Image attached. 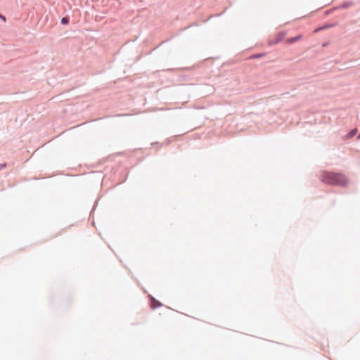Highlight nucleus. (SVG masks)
I'll return each mask as SVG.
<instances>
[{
  "label": "nucleus",
  "instance_id": "nucleus-14",
  "mask_svg": "<svg viewBox=\"0 0 360 360\" xmlns=\"http://www.w3.org/2000/svg\"><path fill=\"white\" fill-rule=\"evenodd\" d=\"M193 25V24H191V25H190L187 26L186 27H185V28H184V30H186V29H188V28H189V27H192Z\"/></svg>",
  "mask_w": 360,
  "mask_h": 360
},
{
  "label": "nucleus",
  "instance_id": "nucleus-8",
  "mask_svg": "<svg viewBox=\"0 0 360 360\" xmlns=\"http://www.w3.org/2000/svg\"><path fill=\"white\" fill-rule=\"evenodd\" d=\"M265 55H266L265 53H257V54L253 55L252 56V58H262V56H264Z\"/></svg>",
  "mask_w": 360,
  "mask_h": 360
},
{
  "label": "nucleus",
  "instance_id": "nucleus-7",
  "mask_svg": "<svg viewBox=\"0 0 360 360\" xmlns=\"http://www.w3.org/2000/svg\"><path fill=\"white\" fill-rule=\"evenodd\" d=\"M338 25L337 22L335 23H326L322 26V28L323 30L329 29L335 27Z\"/></svg>",
  "mask_w": 360,
  "mask_h": 360
},
{
  "label": "nucleus",
  "instance_id": "nucleus-4",
  "mask_svg": "<svg viewBox=\"0 0 360 360\" xmlns=\"http://www.w3.org/2000/svg\"><path fill=\"white\" fill-rule=\"evenodd\" d=\"M301 38H302V35L299 34V35H297V36L293 37L288 38L286 39V42H287V44H292V43H295V42L297 41Z\"/></svg>",
  "mask_w": 360,
  "mask_h": 360
},
{
  "label": "nucleus",
  "instance_id": "nucleus-12",
  "mask_svg": "<svg viewBox=\"0 0 360 360\" xmlns=\"http://www.w3.org/2000/svg\"><path fill=\"white\" fill-rule=\"evenodd\" d=\"M6 167V163L0 164V170H1L2 169L5 168Z\"/></svg>",
  "mask_w": 360,
  "mask_h": 360
},
{
  "label": "nucleus",
  "instance_id": "nucleus-11",
  "mask_svg": "<svg viewBox=\"0 0 360 360\" xmlns=\"http://www.w3.org/2000/svg\"><path fill=\"white\" fill-rule=\"evenodd\" d=\"M323 30V29L322 28V26H321V27H318V28L315 29V30H314V32H315V33H316V32H319V31H321V30Z\"/></svg>",
  "mask_w": 360,
  "mask_h": 360
},
{
  "label": "nucleus",
  "instance_id": "nucleus-13",
  "mask_svg": "<svg viewBox=\"0 0 360 360\" xmlns=\"http://www.w3.org/2000/svg\"><path fill=\"white\" fill-rule=\"evenodd\" d=\"M0 19L4 20V22L6 20V17L4 15L1 14V13H0Z\"/></svg>",
  "mask_w": 360,
  "mask_h": 360
},
{
  "label": "nucleus",
  "instance_id": "nucleus-1",
  "mask_svg": "<svg viewBox=\"0 0 360 360\" xmlns=\"http://www.w3.org/2000/svg\"><path fill=\"white\" fill-rule=\"evenodd\" d=\"M321 180L328 184L345 187L348 184L346 176L340 173L324 171L321 174Z\"/></svg>",
  "mask_w": 360,
  "mask_h": 360
},
{
  "label": "nucleus",
  "instance_id": "nucleus-2",
  "mask_svg": "<svg viewBox=\"0 0 360 360\" xmlns=\"http://www.w3.org/2000/svg\"><path fill=\"white\" fill-rule=\"evenodd\" d=\"M354 5V2L352 1H345L343 4L333 7V10L345 9Z\"/></svg>",
  "mask_w": 360,
  "mask_h": 360
},
{
  "label": "nucleus",
  "instance_id": "nucleus-15",
  "mask_svg": "<svg viewBox=\"0 0 360 360\" xmlns=\"http://www.w3.org/2000/svg\"><path fill=\"white\" fill-rule=\"evenodd\" d=\"M358 139H360V134L358 136Z\"/></svg>",
  "mask_w": 360,
  "mask_h": 360
},
{
  "label": "nucleus",
  "instance_id": "nucleus-9",
  "mask_svg": "<svg viewBox=\"0 0 360 360\" xmlns=\"http://www.w3.org/2000/svg\"><path fill=\"white\" fill-rule=\"evenodd\" d=\"M282 39H283L282 37H277L274 41L271 42V44H277V43L280 42L282 40Z\"/></svg>",
  "mask_w": 360,
  "mask_h": 360
},
{
  "label": "nucleus",
  "instance_id": "nucleus-6",
  "mask_svg": "<svg viewBox=\"0 0 360 360\" xmlns=\"http://www.w3.org/2000/svg\"><path fill=\"white\" fill-rule=\"evenodd\" d=\"M70 22V17L66 15L61 18L60 23L63 25H67Z\"/></svg>",
  "mask_w": 360,
  "mask_h": 360
},
{
  "label": "nucleus",
  "instance_id": "nucleus-3",
  "mask_svg": "<svg viewBox=\"0 0 360 360\" xmlns=\"http://www.w3.org/2000/svg\"><path fill=\"white\" fill-rule=\"evenodd\" d=\"M162 306V303L157 300L155 298L152 297L150 300V307L153 309H157L158 307H160Z\"/></svg>",
  "mask_w": 360,
  "mask_h": 360
},
{
  "label": "nucleus",
  "instance_id": "nucleus-5",
  "mask_svg": "<svg viewBox=\"0 0 360 360\" xmlns=\"http://www.w3.org/2000/svg\"><path fill=\"white\" fill-rule=\"evenodd\" d=\"M356 133H357V129L356 128L353 129L349 133L347 134V135L345 136V138L347 139H352L356 134Z\"/></svg>",
  "mask_w": 360,
  "mask_h": 360
},
{
  "label": "nucleus",
  "instance_id": "nucleus-10",
  "mask_svg": "<svg viewBox=\"0 0 360 360\" xmlns=\"http://www.w3.org/2000/svg\"><path fill=\"white\" fill-rule=\"evenodd\" d=\"M335 10H333V8L330 9V10H328L326 11V15H328L330 14H331Z\"/></svg>",
  "mask_w": 360,
  "mask_h": 360
}]
</instances>
